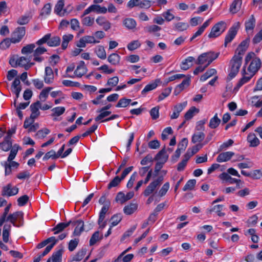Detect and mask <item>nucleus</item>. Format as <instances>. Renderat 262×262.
Wrapping results in <instances>:
<instances>
[{
    "instance_id": "1",
    "label": "nucleus",
    "mask_w": 262,
    "mask_h": 262,
    "mask_svg": "<svg viewBox=\"0 0 262 262\" xmlns=\"http://www.w3.org/2000/svg\"><path fill=\"white\" fill-rule=\"evenodd\" d=\"M243 57L235 54L230 61V70L228 76V79L231 80L234 78L239 72L242 63Z\"/></svg>"
},
{
    "instance_id": "2",
    "label": "nucleus",
    "mask_w": 262,
    "mask_h": 262,
    "mask_svg": "<svg viewBox=\"0 0 262 262\" xmlns=\"http://www.w3.org/2000/svg\"><path fill=\"white\" fill-rule=\"evenodd\" d=\"M219 53L215 54L213 52H208L201 54L195 60L196 64L202 65L208 67L214 60L219 56Z\"/></svg>"
},
{
    "instance_id": "3",
    "label": "nucleus",
    "mask_w": 262,
    "mask_h": 262,
    "mask_svg": "<svg viewBox=\"0 0 262 262\" xmlns=\"http://www.w3.org/2000/svg\"><path fill=\"white\" fill-rule=\"evenodd\" d=\"M6 222H10L14 226L20 227L24 225V213L16 211L10 213L6 217Z\"/></svg>"
},
{
    "instance_id": "4",
    "label": "nucleus",
    "mask_w": 262,
    "mask_h": 262,
    "mask_svg": "<svg viewBox=\"0 0 262 262\" xmlns=\"http://www.w3.org/2000/svg\"><path fill=\"white\" fill-rule=\"evenodd\" d=\"M163 181V177L160 176L156 179L151 181L143 191L144 195L145 196H148L154 193L160 186Z\"/></svg>"
},
{
    "instance_id": "5",
    "label": "nucleus",
    "mask_w": 262,
    "mask_h": 262,
    "mask_svg": "<svg viewBox=\"0 0 262 262\" xmlns=\"http://www.w3.org/2000/svg\"><path fill=\"white\" fill-rule=\"evenodd\" d=\"M227 28V24L224 21L216 24L211 29L208 34L209 38H215L220 36Z\"/></svg>"
},
{
    "instance_id": "6",
    "label": "nucleus",
    "mask_w": 262,
    "mask_h": 262,
    "mask_svg": "<svg viewBox=\"0 0 262 262\" xmlns=\"http://www.w3.org/2000/svg\"><path fill=\"white\" fill-rule=\"evenodd\" d=\"M240 23L236 22L229 29L225 38L224 46L226 47L227 44L232 41L236 36L237 31L240 27Z\"/></svg>"
},
{
    "instance_id": "7",
    "label": "nucleus",
    "mask_w": 262,
    "mask_h": 262,
    "mask_svg": "<svg viewBox=\"0 0 262 262\" xmlns=\"http://www.w3.org/2000/svg\"><path fill=\"white\" fill-rule=\"evenodd\" d=\"M25 34L26 29L25 27H17L12 34V43H16L19 42L24 37Z\"/></svg>"
},
{
    "instance_id": "8",
    "label": "nucleus",
    "mask_w": 262,
    "mask_h": 262,
    "mask_svg": "<svg viewBox=\"0 0 262 262\" xmlns=\"http://www.w3.org/2000/svg\"><path fill=\"white\" fill-rule=\"evenodd\" d=\"M242 77L239 79L235 89L238 90L244 84L247 83L254 76L249 73H247L246 71V67L244 66L242 70Z\"/></svg>"
},
{
    "instance_id": "9",
    "label": "nucleus",
    "mask_w": 262,
    "mask_h": 262,
    "mask_svg": "<svg viewBox=\"0 0 262 262\" xmlns=\"http://www.w3.org/2000/svg\"><path fill=\"white\" fill-rule=\"evenodd\" d=\"M18 192V188L17 187H12L11 183L2 188V195L3 196H11L17 194Z\"/></svg>"
},
{
    "instance_id": "10",
    "label": "nucleus",
    "mask_w": 262,
    "mask_h": 262,
    "mask_svg": "<svg viewBox=\"0 0 262 262\" xmlns=\"http://www.w3.org/2000/svg\"><path fill=\"white\" fill-rule=\"evenodd\" d=\"M92 12L98 14H105L107 12V8L98 5H92L84 11L82 16L86 15Z\"/></svg>"
},
{
    "instance_id": "11",
    "label": "nucleus",
    "mask_w": 262,
    "mask_h": 262,
    "mask_svg": "<svg viewBox=\"0 0 262 262\" xmlns=\"http://www.w3.org/2000/svg\"><path fill=\"white\" fill-rule=\"evenodd\" d=\"M87 71L88 69L85 65L84 62L83 61H81L74 71V76H70L68 75L65 76L64 77L73 78L76 76L77 77L80 78L84 74H85Z\"/></svg>"
},
{
    "instance_id": "12",
    "label": "nucleus",
    "mask_w": 262,
    "mask_h": 262,
    "mask_svg": "<svg viewBox=\"0 0 262 262\" xmlns=\"http://www.w3.org/2000/svg\"><path fill=\"white\" fill-rule=\"evenodd\" d=\"M261 60L259 58H254L248 68L249 73L254 75L261 67Z\"/></svg>"
},
{
    "instance_id": "13",
    "label": "nucleus",
    "mask_w": 262,
    "mask_h": 262,
    "mask_svg": "<svg viewBox=\"0 0 262 262\" xmlns=\"http://www.w3.org/2000/svg\"><path fill=\"white\" fill-rule=\"evenodd\" d=\"M32 56H21L17 58L18 66L24 68L26 70H29L32 66L34 64L33 62H30Z\"/></svg>"
},
{
    "instance_id": "14",
    "label": "nucleus",
    "mask_w": 262,
    "mask_h": 262,
    "mask_svg": "<svg viewBox=\"0 0 262 262\" xmlns=\"http://www.w3.org/2000/svg\"><path fill=\"white\" fill-rule=\"evenodd\" d=\"M12 92L15 94L16 98L14 100V105L16 106V99L19 96V93L21 90V86L20 85V81L18 78H15L13 81L11 88Z\"/></svg>"
},
{
    "instance_id": "15",
    "label": "nucleus",
    "mask_w": 262,
    "mask_h": 262,
    "mask_svg": "<svg viewBox=\"0 0 262 262\" xmlns=\"http://www.w3.org/2000/svg\"><path fill=\"white\" fill-rule=\"evenodd\" d=\"M74 226H76L73 232V235L75 236H79L84 231V222L81 220L72 221L71 223Z\"/></svg>"
},
{
    "instance_id": "16",
    "label": "nucleus",
    "mask_w": 262,
    "mask_h": 262,
    "mask_svg": "<svg viewBox=\"0 0 262 262\" xmlns=\"http://www.w3.org/2000/svg\"><path fill=\"white\" fill-rule=\"evenodd\" d=\"M249 38H247L242 41L236 49V54H235L243 57V55L249 46Z\"/></svg>"
},
{
    "instance_id": "17",
    "label": "nucleus",
    "mask_w": 262,
    "mask_h": 262,
    "mask_svg": "<svg viewBox=\"0 0 262 262\" xmlns=\"http://www.w3.org/2000/svg\"><path fill=\"white\" fill-rule=\"evenodd\" d=\"M187 102H184L181 103H179L174 106L173 108V113L170 116V118L171 119H174L178 118L179 116L180 113L183 110V109L187 105Z\"/></svg>"
},
{
    "instance_id": "18",
    "label": "nucleus",
    "mask_w": 262,
    "mask_h": 262,
    "mask_svg": "<svg viewBox=\"0 0 262 262\" xmlns=\"http://www.w3.org/2000/svg\"><path fill=\"white\" fill-rule=\"evenodd\" d=\"M47 51L46 48L42 47H39L37 48L34 51L33 53L34 60L35 61L40 62L43 60V58L40 56Z\"/></svg>"
},
{
    "instance_id": "19",
    "label": "nucleus",
    "mask_w": 262,
    "mask_h": 262,
    "mask_svg": "<svg viewBox=\"0 0 262 262\" xmlns=\"http://www.w3.org/2000/svg\"><path fill=\"white\" fill-rule=\"evenodd\" d=\"M54 73L52 68L50 67H47L45 68V75L44 81L47 84H50L53 82Z\"/></svg>"
},
{
    "instance_id": "20",
    "label": "nucleus",
    "mask_w": 262,
    "mask_h": 262,
    "mask_svg": "<svg viewBox=\"0 0 262 262\" xmlns=\"http://www.w3.org/2000/svg\"><path fill=\"white\" fill-rule=\"evenodd\" d=\"M234 155V153L232 151L222 152L216 158V161L220 163L228 161Z\"/></svg>"
},
{
    "instance_id": "21",
    "label": "nucleus",
    "mask_w": 262,
    "mask_h": 262,
    "mask_svg": "<svg viewBox=\"0 0 262 262\" xmlns=\"http://www.w3.org/2000/svg\"><path fill=\"white\" fill-rule=\"evenodd\" d=\"M168 159V155L166 154L165 148H162L156 156L155 159L158 162L164 164Z\"/></svg>"
},
{
    "instance_id": "22",
    "label": "nucleus",
    "mask_w": 262,
    "mask_h": 262,
    "mask_svg": "<svg viewBox=\"0 0 262 262\" xmlns=\"http://www.w3.org/2000/svg\"><path fill=\"white\" fill-rule=\"evenodd\" d=\"M247 141L249 143L250 147H256L259 143L260 141L255 134L250 133L248 134L247 138Z\"/></svg>"
},
{
    "instance_id": "23",
    "label": "nucleus",
    "mask_w": 262,
    "mask_h": 262,
    "mask_svg": "<svg viewBox=\"0 0 262 262\" xmlns=\"http://www.w3.org/2000/svg\"><path fill=\"white\" fill-rule=\"evenodd\" d=\"M195 61V58L192 56H189L183 60L181 64V69L183 70H187L192 66L193 62Z\"/></svg>"
},
{
    "instance_id": "24",
    "label": "nucleus",
    "mask_w": 262,
    "mask_h": 262,
    "mask_svg": "<svg viewBox=\"0 0 262 262\" xmlns=\"http://www.w3.org/2000/svg\"><path fill=\"white\" fill-rule=\"evenodd\" d=\"M256 19L254 15H251L245 23V30L247 32L252 31L255 27Z\"/></svg>"
},
{
    "instance_id": "25",
    "label": "nucleus",
    "mask_w": 262,
    "mask_h": 262,
    "mask_svg": "<svg viewBox=\"0 0 262 262\" xmlns=\"http://www.w3.org/2000/svg\"><path fill=\"white\" fill-rule=\"evenodd\" d=\"M62 252V249L58 250L53 253L52 256L48 259L47 262H61Z\"/></svg>"
},
{
    "instance_id": "26",
    "label": "nucleus",
    "mask_w": 262,
    "mask_h": 262,
    "mask_svg": "<svg viewBox=\"0 0 262 262\" xmlns=\"http://www.w3.org/2000/svg\"><path fill=\"white\" fill-rule=\"evenodd\" d=\"M223 205H216L210 208L207 209V213L211 214L213 212H215L217 213V215L219 216H224L225 213L221 212L223 209Z\"/></svg>"
},
{
    "instance_id": "27",
    "label": "nucleus",
    "mask_w": 262,
    "mask_h": 262,
    "mask_svg": "<svg viewBox=\"0 0 262 262\" xmlns=\"http://www.w3.org/2000/svg\"><path fill=\"white\" fill-rule=\"evenodd\" d=\"M123 25L128 30H133L136 28L137 23L132 18H126L123 21Z\"/></svg>"
},
{
    "instance_id": "28",
    "label": "nucleus",
    "mask_w": 262,
    "mask_h": 262,
    "mask_svg": "<svg viewBox=\"0 0 262 262\" xmlns=\"http://www.w3.org/2000/svg\"><path fill=\"white\" fill-rule=\"evenodd\" d=\"M242 4V0L233 1L229 9L230 12L232 14L236 13L240 10Z\"/></svg>"
},
{
    "instance_id": "29",
    "label": "nucleus",
    "mask_w": 262,
    "mask_h": 262,
    "mask_svg": "<svg viewBox=\"0 0 262 262\" xmlns=\"http://www.w3.org/2000/svg\"><path fill=\"white\" fill-rule=\"evenodd\" d=\"M159 82H160V80L158 79H157L155 80V82L146 85L145 86V87L144 88V89L142 91L141 94L144 96L146 95V94L148 92L155 89L157 87L158 83Z\"/></svg>"
},
{
    "instance_id": "30",
    "label": "nucleus",
    "mask_w": 262,
    "mask_h": 262,
    "mask_svg": "<svg viewBox=\"0 0 262 262\" xmlns=\"http://www.w3.org/2000/svg\"><path fill=\"white\" fill-rule=\"evenodd\" d=\"M71 223L72 221H69L67 223H60L52 229V231H54L55 234H58L68 227Z\"/></svg>"
},
{
    "instance_id": "31",
    "label": "nucleus",
    "mask_w": 262,
    "mask_h": 262,
    "mask_svg": "<svg viewBox=\"0 0 262 262\" xmlns=\"http://www.w3.org/2000/svg\"><path fill=\"white\" fill-rule=\"evenodd\" d=\"M121 57L117 53H112L108 56L107 60L112 65L118 66L120 63Z\"/></svg>"
},
{
    "instance_id": "32",
    "label": "nucleus",
    "mask_w": 262,
    "mask_h": 262,
    "mask_svg": "<svg viewBox=\"0 0 262 262\" xmlns=\"http://www.w3.org/2000/svg\"><path fill=\"white\" fill-rule=\"evenodd\" d=\"M64 6V0H59L56 4L54 8V12L59 15H64L66 13V10L62 12Z\"/></svg>"
},
{
    "instance_id": "33",
    "label": "nucleus",
    "mask_w": 262,
    "mask_h": 262,
    "mask_svg": "<svg viewBox=\"0 0 262 262\" xmlns=\"http://www.w3.org/2000/svg\"><path fill=\"white\" fill-rule=\"evenodd\" d=\"M12 147V142L9 136H6L4 141L0 143V148L4 151H8Z\"/></svg>"
},
{
    "instance_id": "34",
    "label": "nucleus",
    "mask_w": 262,
    "mask_h": 262,
    "mask_svg": "<svg viewBox=\"0 0 262 262\" xmlns=\"http://www.w3.org/2000/svg\"><path fill=\"white\" fill-rule=\"evenodd\" d=\"M11 226L10 224H6L4 225L3 230V239L5 243H7L9 240V232L11 230Z\"/></svg>"
},
{
    "instance_id": "35",
    "label": "nucleus",
    "mask_w": 262,
    "mask_h": 262,
    "mask_svg": "<svg viewBox=\"0 0 262 262\" xmlns=\"http://www.w3.org/2000/svg\"><path fill=\"white\" fill-rule=\"evenodd\" d=\"M219 178L222 180H225L228 182L230 184H233L235 183H238L239 182H240V180L232 178L228 173L226 172L222 173L219 176Z\"/></svg>"
},
{
    "instance_id": "36",
    "label": "nucleus",
    "mask_w": 262,
    "mask_h": 262,
    "mask_svg": "<svg viewBox=\"0 0 262 262\" xmlns=\"http://www.w3.org/2000/svg\"><path fill=\"white\" fill-rule=\"evenodd\" d=\"M138 206L135 203H130L124 207L123 211L126 215L133 214L137 209Z\"/></svg>"
},
{
    "instance_id": "37",
    "label": "nucleus",
    "mask_w": 262,
    "mask_h": 262,
    "mask_svg": "<svg viewBox=\"0 0 262 262\" xmlns=\"http://www.w3.org/2000/svg\"><path fill=\"white\" fill-rule=\"evenodd\" d=\"M205 134L203 132H197L194 133L191 138V142L193 143L201 142L205 138Z\"/></svg>"
},
{
    "instance_id": "38",
    "label": "nucleus",
    "mask_w": 262,
    "mask_h": 262,
    "mask_svg": "<svg viewBox=\"0 0 262 262\" xmlns=\"http://www.w3.org/2000/svg\"><path fill=\"white\" fill-rule=\"evenodd\" d=\"M103 235L100 236L99 231L95 232L90 239V246H92L94 245L97 242L102 239Z\"/></svg>"
},
{
    "instance_id": "39",
    "label": "nucleus",
    "mask_w": 262,
    "mask_h": 262,
    "mask_svg": "<svg viewBox=\"0 0 262 262\" xmlns=\"http://www.w3.org/2000/svg\"><path fill=\"white\" fill-rule=\"evenodd\" d=\"M95 52L97 56L102 59H105L106 58V54L103 47L97 46L95 50Z\"/></svg>"
},
{
    "instance_id": "40",
    "label": "nucleus",
    "mask_w": 262,
    "mask_h": 262,
    "mask_svg": "<svg viewBox=\"0 0 262 262\" xmlns=\"http://www.w3.org/2000/svg\"><path fill=\"white\" fill-rule=\"evenodd\" d=\"M109 209V206L108 205H104L99 213V219L98 221V223L99 225H100V223H102L105 216V214Z\"/></svg>"
},
{
    "instance_id": "41",
    "label": "nucleus",
    "mask_w": 262,
    "mask_h": 262,
    "mask_svg": "<svg viewBox=\"0 0 262 262\" xmlns=\"http://www.w3.org/2000/svg\"><path fill=\"white\" fill-rule=\"evenodd\" d=\"M221 123V119L217 117V114L216 113L214 117L210 120L209 126L211 128H216Z\"/></svg>"
},
{
    "instance_id": "42",
    "label": "nucleus",
    "mask_w": 262,
    "mask_h": 262,
    "mask_svg": "<svg viewBox=\"0 0 262 262\" xmlns=\"http://www.w3.org/2000/svg\"><path fill=\"white\" fill-rule=\"evenodd\" d=\"M216 73V71L214 69H210L207 70L205 73L201 76L200 81L203 82L206 81L209 78Z\"/></svg>"
},
{
    "instance_id": "43",
    "label": "nucleus",
    "mask_w": 262,
    "mask_h": 262,
    "mask_svg": "<svg viewBox=\"0 0 262 262\" xmlns=\"http://www.w3.org/2000/svg\"><path fill=\"white\" fill-rule=\"evenodd\" d=\"M73 37V35L71 34L64 35L62 36V42L61 44L62 49L65 50L67 48L69 41L72 40Z\"/></svg>"
},
{
    "instance_id": "44",
    "label": "nucleus",
    "mask_w": 262,
    "mask_h": 262,
    "mask_svg": "<svg viewBox=\"0 0 262 262\" xmlns=\"http://www.w3.org/2000/svg\"><path fill=\"white\" fill-rule=\"evenodd\" d=\"M60 38L58 36H54L52 38H50L47 42V44L50 47H56L60 43Z\"/></svg>"
},
{
    "instance_id": "45",
    "label": "nucleus",
    "mask_w": 262,
    "mask_h": 262,
    "mask_svg": "<svg viewBox=\"0 0 262 262\" xmlns=\"http://www.w3.org/2000/svg\"><path fill=\"white\" fill-rule=\"evenodd\" d=\"M11 204H9L4 209V212L2 215L0 216V227H1L3 224L6 221V217L8 215V212H9L11 208Z\"/></svg>"
},
{
    "instance_id": "46",
    "label": "nucleus",
    "mask_w": 262,
    "mask_h": 262,
    "mask_svg": "<svg viewBox=\"0 0 262 262\" xmlns=\"http://www.w3.org/2000/svg\"><path fill=\"white\" fill-rule=\"evenodd\" d=\"M189 25L187 23L180 22L174 24V30L181 32L187 29Z\"/></svg>"
},
{
    "instance_id": "47",
    "label": "nucleus",
    "mask_w": 262,
    "mask_h": 262,
    "mask_svg": "<svg viewBox=\"0 0 262 262\" xmlns=\"http://www.w3.org/2000/svg\"><path fill=\"white\" fill-rule=\"evenodd\" d=\"M145 32L151 33L158 32L161 30V28L156 25H149L144 29Z\"/></svg>"
},
{
    "instance_id": "48",
    "label": "nucleus",
    "mask_w": 262,
    "mask_h": 262,
    "mask_svg": "<svg viewBox=\"0 0 262 262\" xmlns=\"http://www.w3.org/2000/svg\"><path fill=\"white\" fill-rule=\"evenodd\" d=\"M35 48V44L31 43L25 47H24L21 49V53L23 54H28L31 53L33 52V51H34V49Z\"/></svg>"
},
{
    "instance_id": "49",
    "label": "nucleus",
    "mask_w": 262,
    "mask_h": 262,
    "mask_svg": "<svg viewBox=\"0 0 262 262\" xmlns=\"http://www.w3.org/2000/svg\"><path fill=\"white\" fill-rule=\"evenodd\" d=\"M52 89L51 87H47L43 89L39 94V99L42 101H45L48 97L49 92Z\"/></svg>"
},
{
    "instance_id": "50",
    "label": "nucleus",
    "mask_w": 262,
    "mask_h": 262,
    "mask_svg": "<svg viewBox=\"0 0 262 262\" xmlns=\"http://www.w3.org/2000/svg\"><path fill=\"white\" fill-rule=\"evenodd\" d=\"M198 113L199 112V109L196 108L194 106L191 107L185 114L184 117L186 120H189L191 119L194 113Z\"/></svg>"
},
{
    "instance_id": "51",
    "label": "nucleus",
    "mask_w": 262,
    "mask_h": 262,
    "mask_svg": "<svg viewBox=\"0 0 262 262\" xmlns=\"http://www.w3.org/2000/svg\"><path fill=\"white\" fill-rule=\"evenodd\" d=\"M122 180V179L121 178H120L119 176L115 177L114 178V179L112 180L110 182V183L108 184V185L107 186V188L108 189H110L113 187L117 186Z\"/></svg>"
},
{
    "instance_id": "52",
    "label": "nucleus",
    "mask_w": 262,
    "mask_h": 262,
    "mask_svg": "<svg viewBox=\"0 0 262 262\" xmlns=\"http://www.w3.org/2000/svg\"><path fill=\"white\" fill-rule=\"evenodd\" d=\"M196 184V180L194 179L189 180L185 185L183 188V190L185 191L190 190L193 189Z\"/></svg>"
},
{
    "instance_id": "53",
    "label": "nucleus",
    "mask_w": 262,
    "mask_h": 262,
    "mask_svg": "<svg viewBox=\"0 0 262 262\" xmlns=\"http://www.w3.org/2000/svg\"><path fill=\"white\" fill-rule=\"evenodd\" d=\"M132 101L130 99H126L123 98L120 99L116 105L117 107H126Z\"/></svg>"
},
{
    "instance_id": "54",
    "label": "nucleus",
    "mask_w": 262,
    "mask_h": 262,
    "mask_svg": "<svg viewBox=\"0 0 262 262\" xmlns=\"http://www.w3.org/2000/svg\"><path fill=\"white\" fill-rule=\"evenodd\" d=\"M190 83V76H187L184 79L182 82L177 86L182 91L186 88L189 85Z\"/></svg>"
},
{
    "instance_id": "55",
    "label": "nucleus",
    "mask_w": 262,
    "mask_h": 262,
    "mask_svg": "<svg viewBox=\"0 0 262 262\" xmlns=\"http://www.w3.org/2000/svg\"><path fill=\"white\" fill-rule=\"evenodd\" d=\"M86 254V251L84 249H81L73 257V261H79L82 259Z\"/></svg>"
},
{
    "instance_id": "56",
    "label": "nucleus",
    "mask_w": 262,
    "mask_h": 262,
    "mask_svg": "<svg viewBox=\"0 0 262 262\" xmlns=\"http://www.w3.org/2000/svg\"><path fill=\"white\" fill-rule=\"evenodd\" d=\"M12 39L11 37L7 38L6 39H4L1 43H0V48L2 49H6L8 48L11 45V43H12Z\"/></svg>"
},
{
    "instance_id": "57",
    "label": "nucleus",
    "mask_w": 262,
    "mask_h": 262,
    "mask_svg": "<svg viewBox=\"0 0 262 262\" xmlns=\"http://www.w3.org/2000/svg\"><path fill=\"white\" fill-rule=\"evenodd\" d=\"M52 116H59L64 112L65 108L62 106L56 107L52 109Z\"/></svg>"
},
{
    "instance_id": "58",
    "label": "nucleus",
    "mask_w": 262,
    "mask_h": 262,
    "mask_svg": "<svg viewBox=\"0 0 262 262\" xmlns=\"http://www.w3.org/2000/svg\"><path fill=\"white\" fill-rule=\"evenodd\" d=\"M141 46V43L139 40H136L131 41L127 45V49L130 51H133L137 49Z\"/></svg>"
},
{
    "instance_id": "59",
    "label": "nucleus",
    "mask_w": 262,
    "mask_h": 262,
    "mask_svg": "<svg viewBox=\"0 0 262 262\" xmlns=\"http://www.w3.org/2000/svg\"><path fill=\"white\" fill-rule=\"evenodd\" d=\"M79 240L78 238L72 239L69 242L68 245V249L70 251H73L77 247Z\"/></svg>"
},
{
    "instance_id": "60",
    "label": "nucleus",
    "mask_w": 262,
    "mask_h": 262,
    "mask_svg": "<svg viewBox=\"0 0 262 262\" xmlns=\"http://www.w3.org/2000/svg\"><path fill=\"white\" fill-rule=\"evenodd\" d=\"M172 90L171 87L167 88L164 90V91L162 92L161 95H159L158 99L159 101H161L165 99L166 97H168Z\"/></svg>"
},
{
    "instance_id": "61",
    "label": "nucleus",
    "mask_w": 262,
    "mask_h": 262,
    "mask_svg": "<svg viewBox=\"0 0 262 262\" xmlns=\"http://www.w3.org/2000/svg\"><path fill=\"white\" fill-rule=\"evenodd\" d=\"M188 143V139L186 138H183L178 144V148L182 151L186 148Z\"/></svg>"
},
{
    "instance_id": "62",
    "label": "nucleus",
    "mask_w": 262,
    "mask_h": 262,
    "mask_svg": "<svg viewBox=\"0 0 262 262\" xmlns=\"http://www.w3.org/2000/svg\"><path fill=\"white\" fill-rule=\"evenodd\" d=\"M203 145L204 144H198L192 146L191 148H189L187 150L193 156L197 153L203 147Z\"/></svg>"
},
{
    "instance_id": "63",
    "label": "nucleus",
    "mask_w": 262,
    "mask_h": 262,
    "mask_svg": "<svg viewBox=\"0 0 262 262\" xmlns=\"http://www.w3.org/2000/svg\"><path fill=\"white\" fill-rule=\"evenodd\" d=\"M50 133V131L49 129L47 128H43L42 129H40L38 130L36 136L38 138H45L47 135H48Z\"/></svg>"
},
{
    "instance_id": "64",
    "label": "nucleus",
    "mask_w": 262,
    "mask_h": 262,
    "mask_svg": "<svg viewBox=\"0 0 262 262\" xmlns=\"http://www.w3.org/2000/svg\"><path fill=\"white\" fill-rule=\"evenodd\" d=\"M82 23L83 25L86 26H91L94 23V18L90 16H86L82 20Z\"/></svg>"
}]
</instances>
